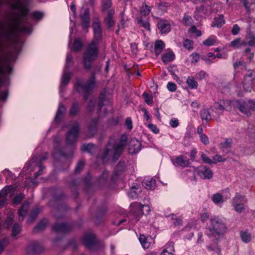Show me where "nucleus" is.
<instances>
[{
	"label": "nucleus",
	"instance_id": "1",
	"mask_svg": "<svg viewBox=\"0 0 255 255\" xmlns=\"http://www.w3.org/2000/svg\"><path fill=\"white\" fill-rule=\"evenodd\" d=\"M98 44L99 42L92 41L86 47L83 57L84 67L86 70H89L91 68L92 63L98 57Z\"/></svg>",
	"mask_w": 255,
	"mask_h": 255
},
{
	"label": "nucleus",
	"instance_id": "2",
	"mask_svg": "<svg viewBox=\"0 0 255 255\" xmlns=\"http://www.w3.org/2000/svg\"><path fill=\"white\" fill-rule=\"evenodd\" d=\"M126 141L127 136L124 135L121 140L116 145L113 146L111 142H109L104 151L103 158L105 159L110 155H113V160H117L123 151Z\"/></svg>",
	"mask_w": 255,
	"mask_h": 255
},
{
	"label": "nucleus",
	"instance_id": "3",
	"mask_svg": "<svg viewBox=\"0 0 255 255\" xmlns=\"http://www.w3.org/2000/svg\"><path fill=\"white\" fill-rule=\"evenodd\" d=\"M95 86V76L93 73L90 79L86 82L78 79L76 84V89L78 92L84 94V97L87 100L88 96L92 93Z\"/></svg>",
	"mask_w": 255,
	"mask_h": 255
},
{
	"label": "nucleus",
	"instance_id": "4",
	"mask_svg": "<svg viewBox=\"0 0 255 255\" xmlns=\"http://www.w3.org/2000/svg\"><path fill=\"white\" fill-rule=\"evenodd\" d=\"M226 230V226L224 221L218 217L211 219V225L208 228L207 235L210 237L216 238L223 235Z\"/></svg>",
	"mask_w": 255,
	"mask_h": 255
},
{
	"label": "nucleus",
	"instance_id": "5",
	"mask_svg": "<svg viewBox=\"0 0 255 255\" xmlns=\"http://www.w3.org/2000/svg\"><path fill=\"white\" fill-rule=\"evenodd\" d=\"M237 103V106L241 112L248 116H251L252 111H255V101L249 100L248 102H245L240 100Z\"/></svg>",
	"mask_w": 255,
	"mask_h": 255
},
{
	"label": "nucleus",
	"instance_id": "6",
	"mask_svg": "<svg viewBox=\"0 0 255 255\" xmlns=\"http://www.w3.org/2000/svg\"><path fill=\"white\" fill-rule=\"evenodd\" d=\"M247 202V200L245 196L237 193L233 199L232 204L237 212L241 213L245 209V204Z\"/></svg>",
	"mask_w": 255,
	"mask_h": 255
},
{
	"label": "nucleus",
	"instance_id": "7",
	"mask_svg": "<svg viewBox=\"0 0 255 255\" xmlns=\"http://www.w3.org/2000/svg\"><path fill=\"white\" fill-rule=\"evenodd\" d=\"M83 243L85 247L90 250H96L98 246L95 235L91 233H86L84 235Z\"/></svg>",
	"mask_w": 255,
	"mask_h": 255
},
{
	"label": "nucleus",
	"instance_id": "8",
	"mask_svg": "<svg viewBox=\"0 0 255 255\" xmlns=\"http://www.w3.org/2000/svg\"><path fill=\"white\" fill-rule=\"evenodd\" d=\"M79 131V124L74 122L72 127L66 134V140L68 144H71L75 142L78 136Z\"/></svg>",
	"mask_w": 255,
	"mask_h": 255
},
{
	"label": "nucleus",
	"instance_id": "9",
	"mask_svg": "<svg viewBox=\"0 0 255 255\" xmlns=\"http://www.w3.org/2000/svg\"><path fill=\"white\" fill-rule=\"evenodd\" d=\"M255 78V73L251 70H249L247 73L245 75L243 81V86L246 91H251L253 87Z\"/></svg>",
	"mask_w": 255,
	"mask_h": 255
},
{
	"label": "nucleus",
	"instance_id": "10",
	"mask_svg": "<svg viewBox=\"0 0 255 255\" xmlns=\"http://www.w3.org/2000/svg\"><path fill=\"white\" fill-rule=\"evenodd\" d=\"M195 172L204 179H210L213 176L212 170L204 165H201L195 168Z\"/></svg>",
	"mask_w": 255,
	"mask_h": 255
},
{
	"label": "nucleus",
	"instance_id": "11",
	"mask_svg": "<svg viewBox=\"0 0 255 255\" xmlns=\"http://www.w3.org/2000/svg\"><path fill=\"white\" fill-rule=\"evenodd\" d=\"M93 29L94 37L92 41H95V42L99 43L102 38V30L100 22L98 19L93 21Z\"/></svg>",
	"mask_w": 255,
	"mask_h": 255
},
{
	"label": "nucleus",
	"instance_id": "12",
	"mask_svg": "<svg viewBox=\"0 0 255 255\" xmlns=\"http://www.w3.org/2000/svg\"><path fill=\"white\" fill-rule=\"evenodd\" d=\"M47 159V154L45 153L42 156H35L34 158L33 157V162H37V165H35L34 167H33V171L35 170L36 168H38V171L35 173V178H37L39 175L42 174V172L43 169H44V167L42 166L41 165L39 164V163L42 162L43 161L46 160Z\"/></svg>",
	"mask_w": 255,
	"mask_h": 255
},
{
	"label": "nucleus",
	"instance_id": "13",
	"mask_svg": "<svg viewBox=\"0 0 255 255\" xmlns=\"http://www.w3.org/2000/svg\"><path fill=\"white\" fill-rule=\"evenodd\" d=\"M141 145V143L136 139H131L128 144V152L131 154L137 153L140 150Z\"/></svg>",
	"mask_w": 255,
	"mask_h": 255
},
{
	"label": "nucleus",
	"instance_id": "14",
	"mask_svg": "<svg viewBox=\"0 0 255 255\" xmlns=\"http://www.w3.org/2000/svg\"><path fill=\"white\" fill-rule=\"evenodd\" d=\"M130 207L131 212L135 216L136 222L138 221L141 216L140 214V211L142 209V204L138 202H134L130 204Z\"/></svg>",
	"mask_w": 255,
	"mask_h": 255
},
{
	"label": "nucleus",
	"instance_id": "15",
	"mask_svg": "<svg viewBox=\"0 0 255 255\" xmlns=\"http://www.w3.org/2000/svg\"><path fill=\"white\" fill-rule=\"evenodd\" d=\"M72 226L65 223H56L53 226V230L57 232L65 233L71 230Z\"/></svg>",
	"mask_w": 255,
	"mask_h": 255
},
{
	"label": "nucleus",
	"instance_id": "16",
	"mask_svg": "<svg viewBox=\"0 0 255 255\" xmlns=\"http://www.w3.org/2000/svg\"><path fill=\"white\" fill-rule=\"evenodd\" d=\"M158 28L162 34H166L170 31V25L166 20L160 19L157 24Z\"/></svg>",
	"mask_w": 255,
	"mask_h": 255
},
{
	"label": "nucleus",
	"instance_id": "17",
	"mask_svg": "<svg viewBox=\"0 0 255 255\" xmlns=\"http://www.w3.org/2000/svg\"><path fill=\"white\" fill-rule=\"evenodd\" d=\"M173 163L176 166L185 167L189 165L190 162L186 157L183 155H180L175 158Z\"/></svg>",
	"mask_w": 255,
	"mask_h": 255
},
{
	"label": "nucleus",
	"instance_id": "18",
	"mask_svg": "<svg viewBox=\"0 0 255 255\" xmlns=\"http://www.w3.org/2000/svg\"><path fill=\"white\" fill-rule=\"evenodd\" d=\"M12 189V187L9 186L5 187L0 191V208L4 205L6 200V195L8 193L11 192Z\"/></svg>",
	"mask_w": 255,
	"mask_h": 255
},
{
	"label": "nucleus",
	"instance_id": "19",
	"mask_svg": "<svg viewBox=\"0 0 255 255\" xmlns=\"http://www.w3.org/2000/svg\"><path fill=\"white\" fill-rule=\"evenodd\" d=\"M81 19V25L84 29H87L89 26V13L88 9H85L83 14L80 16Z\"/></svg>",
	"mask_w": 255,
	"mask_h": 255
},
{
	"label": "nucleus",
	"instance_id": "20",
	"mask_svg": "<svg viewBox=\"0 0 255 255\" xmlns=\"http://www.w3.org/2000/svg\"><path fill=\"white\" fill-rule=\"evenodd\" d=\"M114 13L115 10L113 9H110L108 11V14L105 18V21L108 27H111L115 24V21L113 18Z\"/></svg>",
	"mask_w": 255,
	"mask_h": 255
},
{
	"label": "nucleus",
	"instance_id": "21",
	"mask_svg": "<svg viewBox=\"0 0 255 255\" xmlns=\"http://www.w3.org/2000/svg\"><path fill=\"white\" fill-rule=\"evenodd\" d=\"M109 173L107 170H104L98 179L100 186H103L107 184L109 181Z\"/></svg>",
	"mask_w": 255,
	"mask_h": 255
},
{
	"label": "nucleus",
	"instance_id": "22",
	"mask_svg": "<svg viewBox=\"0 0 255 255\" xmlns=\"http://www.w3.org/2000/svg\"><path fill=\"white\" fill-rule=\"evenodd\" d=\"M200 116L203 124H207L211 120V116L207 109H203L200 112Z\"/></svg>",
	"mask_w": 255,
	"mask_h": 255
},
{
	"label": "nucleus",
	"instance_id": "23",
	"mask_svg": "<svg viewBox=\"0 0 255 255\" xmlns=\"http://www.w3.org/2000/svg\"><path fill=\"white\" fill-rule=\"evenodd\" d=\"M29 208V204L27 202L24 203L18 211L19 221H23L24 216Z\"/></svg>",
	"mask_w": 255,
	"mask_h": 255
},
{
	"label": "nucleus",
	"instance_id": "24",
	"mask_svg": "<svg viewBox=\"0 0 255 255\" xmlns=\"http://www.w3.org/2000/svg\"><path fill=\"white\" fill-rule=\"evenodd\" d=\"M142 184L146 189L153 190L155 186V180L153 178H147L142 181Z\"/></svg>",
	"mask_w": 255,
	"mask_h": 255
},
{
	"label": "nucleus",
	"instance_id": "25",
	"mask_svg": "<svg viewBox=\"0 0 255 255\" xmlns=\"http://www.w3.org/2000/svg\"><path fill=\"white\" fill-rule=\"evenodd\" d=\"M174 248L173 243H169L166 245V248L162 251L161 255H174Z\"/></svg>",
	"mask_w": 255,
	"mask_h": 255
},
{
	"label": "nucleus",
	"instance_id": "26",
	"mask_svg": "<svg viewBox=\"0 0 255 255\" xmlns=\"http://www.w3.org/2000/svg\"><path fill=\"white\" fill-rule=\"evenodd\" d=\"M165 47L164 43L161 40H157L155 43L154 51L156 55H159Z\"/></svg>",
	"mask_w": 255,
	"mask_h": 255
},
{
	"label": "nucleus",
	"instance_id": "27",
	"mask_svg": "<svg viewBox=\"0 0 255 255\" xmlns=\"http://www.w3.org/2000/svg\"><path fill=\"white\" fill-rule=\"evenodd\" d=\"M81 150L83 151L92 154L96 150V146L93 143L84 144L81 146Z\"/></svg>",
	"mask_w": 255,
	"mask_h": 255
},
{
	"label": "nucleus",
	"instance_id": "28",
	"mask_svg": "<svg viewBox=\"0 0 255 255\" xmlns=\"http://www.w3.org/2000/svg\"><path fill=\"white\" fill-rule=\"evenodd\" d=\"M212 200L217 205L222 204L225 201L223 196L219 193L213 194L212 197Z\"/></svg>",
	"mask_w": 255,
	"mask_h": 255
},
{
	"label": "nucleus",
	"instance_id": "29",
	"mask_svg": "<svg viewBox=\"0 0 255 255\" xmlns=\"http://www.w3.org/2000/svg\"><path fill=\"white\" fill-rule=\"evenodd\" d=\"M139 241L144 249H148L150 246V242L148 241V237L143 235H140L139 237Z\"/></svg>",
	"mask_w": 255,
	"mask_h": 255
},
{
	"label": "nucleus",
	"instance_id": "30",
	"mask_svg": "<svg viewBox=\"0 0 255 255\" xmlns=\"http://www.w3.org/2000/svg\"><path fill=\"white\" fill-rule=\"evenodd\" d=\"M225 23L224 19V17L222 15H220L218 18H215L214 21L212 22L211 26L212 27L217 26L218 27H221L223 24Z\"/></svg>",
	"mask_w": 255,
	"mask_h": 255
},
{
	"label": "nucleus",
	"instance_id": "31",
	"mask_svg": "<svg viewBox=\"0 0 255 255\" xmlns=\"http://www.w3.org/2000/svg\"><path fill=\"white\" fill-rule=\"evenodd\" d=\"M47 223V220L45 219L41 220L34 228V230L37 232L43 231L45 229Z\"/></svg>",
	"mask_w": 255,
	"mask_h": 255
},
{
	"label": "nucleus",
	"instance_id": "32",
	"mask_svg": "<svg viewBox=\"0 0 255 255\" xmlns=\"http://www.w3.org/2000/svg\"><path fill=\"white\" fill-rule=\"evenodd\" d=\"M175 58V55L172 52H169L166 53L164 54L162 56V61L167 64L172 60H173Z\"/></svg>",
	"mask_w": 255,
	"mask_h": 255
},
{
	"label": "nucleus",
	"instance_id": "33",
	"mask_svg": "<svg viewBox=\"0 0 255 255\" xmlns=\"http://www.w3.org/2000/svg\"><path fill=\"white\" fill-rule=\"evenodd\" d=\"M71 78V73L68 71V70H64L62 78L61 79V84L64 85H66Z\"/></svg>",
	"mask_w": 255,
	"mask_h": 255
},
{
	"label": "nucleus",
	"instance_id": "34",
	"mask_svg": "<svg viewBox=\"0 0 255 255\" xmlns=\"http://www.w3.org/2000/svg\"><path fill=\"white\" fill-rule=\"evenodd\" d=\"M97 120L94 119L92 121L89 128V133L93 136L97 132Z\"/></svg>",
	"mask_w": 255,
	"mask_h": 255
},
{
	"label": "nucleus",
	"instance_id": "35",
	"mask_svg": "<svg viewBox=\"0 0 255 255\" xmlns=\"http://www.w3.org/2000/svg\"><path fill=\"white\" fill-rule=\"evenodd\" d=\"M65 107L63 106V105H60L55 118V120L56 122H58L60 121L62 115L65 113Z\"/></svg>",
	"mask_w": 255,
	"mask_h": 255
},
{
	"label": "nucleus",
	"instance_id": "36",
	"mask_svg": "<svg viewBox=\"0 0 255 255\" xmlns=\"http://www.w3.org/2000/svg\"><path fill=\"white\" fill-rule=\"evenodd\" d=\"M102 10L105 11L109 10L112 6V0H101Z\"/></svg>",
	"mask_w": 255,
	"mask_h": 255
},
{
	"label": "nucleus",
	"instance_id": "37",
	"mask_svg": "<svg viewBox=\"0 0 255 255\" xmlns=\"http://www.w3.org/2000/svg\"><path fill=\"white\" fill-rule=\"evenodd\" d=\"M12 6L15 9H19L21 10V13L20 14V18H24L26 16L27 14L26 8H22L21 4L19 2H18V3L16 4H13Z\"/></svg>",
	"mask_w": 255,
	"mask_h": 255
},
{
	"label": "nucleus",
	"instance_id": "38",
	"mask_svg": "<svg viewBox=\"0 0 255 255\" xmlns=\"http://www.w3.org/2000/svg\"><path fill=\"white\" fill-rule=\"evenodd\" d=\"M186 83L188 87L191 89H197L198 87V83L192 77H188L186 80Z\"/></svg>",
	"mask_w": 255,
	"mask_h": 255
},
{
	"label": "nucleus",
	"instance_id": "39",
	"mask_svg": "<svg viewBox=\"0 0 255 255\" xmlns=\"http://www.w3.org/2000/svg\"><path fill=\"white\" fill-rule=\"evenodd\" d=\"M137 23L144 28L146 30H150V24L148 21H144L142 19L141 17H138L137 18Z\"/></svg>",
	"mask_w": 255,
	"mask_h": 255
},
{
	"label": "nucleus",
	"instance_id": "40",
	"mask_svg": "<svg viewBox=\"0 0 255 255\" xmlns=\"http://www.w3.org/2000/svg\"><path fill=\"white\" fill-rule=\"evenodd\" d=\"M151 11L150 7L145 3H143L140 9V13L142 15L146 16L149 14Z\"/></svg>",
	"mask_w": 255,
	"mask_h": 255
},
{
	"label": "nucleus",
	"instance_id": "41",
	"mask_svg": "<svg viewBox=\"0 0 255 255\" xmlns=\"http://www.w3.org/2000/svg\"><path fill=\"white\" fill-rule=\"evenodd\" d=\"M140 190L139 189L138 187H136L134 186H133L130 188L128 196L131 197L132 198H135L137 197V195L138 194L139 192H140Z\"/></svg>",
	"mask_w": 255,
	"mask_h": 255
},
{
	"label": "nucleus",
	"instance_id": "42",
	"mask_svg": "<svg viewBox=\"0 0 255 255\" xmlns=\"http://www.w3.org/2000/svg\"><path fill=\"white\" fill-rule=\"evenodd\" d=\"M240 234L242 240L244 242L248 243L251 241V236L250 234L248 233L247 232L242 231Z\"/></svg>",
	"mask_w": 255,
	"mask_h": 255
},
{
	"label": "nucleus",
	"instance_id": "43",
	"mask_svg": "<svg viewBox=\"0 0 255 255\" xmlns=\"http://www.w3.org/2000/svg\"><path fill=\"white\" fill-rule=\"evenodd\" d=\"M43 16L44 13L42 12L38 11H33V25H34V20L38 21L43 18Z\"/></svg>",
	"mask_w": 255,
	"mask_h": 255
},
{
	"label": "nucleus",
	"instance_id": "44",
	"mask_svg": "<svg viewBox=\"0 0 255 255\" xmlns=\"http://www.w3.org/2000/svg\"><path fill=\"white\" fill-rule=\"evenodd\" d=\"M33 253H39L43 250V246L38 242H34L33 243Z\"/></svg>",
	"mask_w": 255,
	"mask_h": 255
},
{
	"label": "nucleus",
	"instance_id": "45",
	"mask_svg": "<svg viewBox=\"0 0 255 255\" xmlns=\"http://www.w3.org/2000/svg\"><path fill=\"white\" fill-rule=\"evenodd\" d=\"M79 104L75 102L73 104L70 110V115L71 116H75L79 111Z\"/></svg>",
	"mask_w": 255,
	"mask_h": 255
},
{
	"label": "nucleus",
	"instance_id": "46",
	"mask_svg": "<svg viewBox=\"0 0 255 255\" xmlns=\"http://www.w3.org/2000/svg\"><path fill=\"white\" fill-rule=\"evenodd\" d=\"M193 22V20L191 16L188 14L185 13L184 15V17L183 18V22L184 24L187 25H192Z\"/></svg>",
	"mask_w": 255,
	"mask_h": 255
},
{
	"label": "nucleus",
	"instance_id": "47",
	"mask_svg": "<svg viewBox=\"0 0 255 255\" xmlns=\"http://www.w3.org/2000/svg\"><path fill=\"white\" fill-rule=\"evenodd\" d=\"M73 60L72 56L71 55H67L64 67L65 69L68 70L69 68L73 65Z\"/></svg>",
	"mask_w": 255,
	"mask_h": 255
},
{
	"label": "nucleus",
	"instance_id": "48",
	"mask_svg": "<svg viewBox=\"0 0 255 255\" xmlns=\"http://www.w3.org/2000/svg\"><path fill=\"white\" fill-rule=\"evenodd\" d=\"M83 44L79 39L74 40L73 45V49L75 51H79L82 47Z\"/></svg>",
	"mask_w": 255,
	"mask_h": 255
},
{
	"label": "nucleus",
	"instance_id": "49",
	"mask_svg": "<svg viewBox=\"0 0 255 255\" xmlns=\"http://www.w3.org/2000/svg\"><path fill=\"white\" fill-rule=\"evenodd\" d=\"M246 45V44L244 42H241V39L240 38H237L232 41L230 44V45L234 47H238L240 45Z\"/></svg>",
	"mask_w": 255,
	"mask_h": 255
},
{
	"label": "nucleus",
	"instance_id": "50",
	"mask_svg": "<svg viewBox=\"0 0 255 255\" xmlns=\"http://www.w3.org/2000/svg\"><path fill=\"white\" fill-rule=\"evenodd\" d=\"M142 96L144 99L145 102L147 105H151L152 103L153 97L151 95H149L146 92H144Z\"/></svg>",
	"mask_w": 255,
	"mask_h": 255
},
{
	"label": "nucleus",
	"instance_id": "51",
	"mask_svg": "<svg viewBox=\"0 0 255 255\" xmlns=\"http://www.w3.org/2000/svg\"><path fill=\"white\" fill-rule=\"evenodd\" d=\"M224 110L230 111L231 110V102L229 100H221Z\"/></svg>",
	"mask_w": 255,
	"mask_h": 255
},
{
	"label": "nucleus",
	"instance_id": "52",
	"mask_svg": "<svg viewBox=\"0 0 255 255\" xmlns=\"http://www.w3.org/2000/svg\"><path fill=\"white\" fill-rule=\"evenodd\" d=\"M53 156L55 158H58L61 157H65L66 155L61 149H56L53 153Z\"/></svg>",
	"mask_w": 255,
	"mask_h": 255
},
{
	"label": "nucleus",
	"instance_id": "53",
	"mask_svg": "<svg viewBox=\"0 0 255 255\" xmlns=\"http://www.w3.org/2000/svg\"><path fill=\"white\" fill-rule=\"evenodd\" d=\"M9 243L8 240L4 238L0 241V254H1L5 247H6Z\"/></svg>",
	"mask_w": 255,
	"mask_h": 255
},
{
	"label": "nucleus",
	"instance_id": "54",
	"mask_svg": "<svg viewBox=\"0 0 255 255\" xmlns=\"http://www.w3.org/2000/svg\"><path fill=\"white\" fill-rule=\"evenodd\" d=\"M233 66L235 69H238L240 66L242 67V69H246V63L242 61H236L234 63Z\"/></svg>",
	"mask_w": 255,
	"mask_h": 255
},
{
	"label": "nucleus",
	"instance_id": "55",
	"mask_svg": "<svg viewBox=\"0 0 255 255\" xmlns=\"http://www.w3.org/2000/svg\"><path fill=\"white\" fill-rule=\"evenodd\" d=\"M216 39L215 38L209 37L208 39L204 40L203 44L207 46H210L215 44Z\"/></svg>",
	"mask_w": 255,
	"mask_h": 255
},
{
	"label": "nucleus",
	"instance_id": "56",
	"mask_svg": "<svg viewBox=\"0 0 255 255\" xmlns=\"http://www.w3.org/2000/svg\"><path fill=\"white\" fill-rule=\"evenodd\" d=\"M214 109L221 112H223L224 111L221 100H220L219 102L215 103L213 106V110Z\"/></svg>",
	"mask_w": 255,
	"mask_h": 255
},
{
	"label": "nucleus",
	"instance_id": "57",
	"mask_svg": "<svg viewBox=\"0 0 255 255\" xmlns=\"http://www.w3.org/2000/svg\"><path fill=\"white\" fill-rule=\"evenodd\" d=\"M213 158V163L214 164H216L218 162H224L226 161V158L219 154L215 155Z\"/></svg>",
	"mask_w": 255,
	"mask_h": 255
},
{
	"label": "nucleus",
	"instance_id": "58",
	"mask_svg": "<svg viewBox=\"0 0 255 255\" xmlns=\"http://www.w3.org/2000/svg\"><path fill=\"white\" fill-rule=\"evenodd\" d=\"M20 230V227L17 224H15L12 228V236L13 237L16 236L18 235Z\"/></svg>",
	"mask_w": 255,
	"mask_h": 255
},
{
	"label": "nucleus",
	"instance_id": "59",
	"mask_svg": "<svg viewBox=\"0 0 255 255\" xmlns=\"http://www.w3.org/2000/svg\"><path fill=\"white\" fill-rule=\"evenodd\" d=\"M232 143V139H227L226 141L221 143V147L223 150L225 149L231 147Z\"/></svg>",
	"mask_w": 255,
	"mask_h": 255
},
{
	"label": "nucleus",
	"instance_id": "60",
	"mask_svg": "<svg viewBox=\"0 0 255 255\" xmlns=\"http://www.w3.org/2000/svg\"><path fill=\"white\" fill-rule=\"evenodd\" d=\"M150 208L147 205H142V209L140 211V214L142 215H146L149 213Z\"/></svg>",
	"mask_w": 255,
	"mask_h": 255
},
{
	"label": "nucleus",
	"instance_id": "61",
	"mask_svg": "<svg viewBox=\"0 0 255 255\" xmlns=\"http://www.w3.org/2000/svg\"><path fill=\"white\" fill-rule=\"evenodd\" d=\"M207 76V74L205 71H201L196 75L195 78L198 80H202Z\"/></svg>",
	"mask_w": 255,
	"mask_h": 255
},
{
	"label": "nucleus",
	"instance_id": "62",
	"mask_svg": "<svg viewBox=\"0 0 255 255\" xmlns=\"http://www.w3.org/2000/svg\"><path fill=\"white\" fill-rule=\"evenodd\" d=\"M105 98V92H102L99 98V101L98 103V107L101 109L104 106V102Z\"/></svg>",
	"mask_w": 255,
	"mask_h": 255
},
{
	"label": "nucleus",
	"instance_id": "63",
	"mask_svg": "<svg viewBox=\"0 0 255 255\" xmlns=\"http://www.w3.org/2000/svg\"><path fill=\"white\" fill-rule=\"evenodd\" d=\"M84 165L85 161L84 160H82L79 161L75 167V172H80L83 168Z\"/></svg>",
	"mask_w": 255,
	"mask_h": 255
},
{
	"label": "nucleus",
	"instance_id": "64",
	"mask_svg": "<svg viewBox=\"0 0 255 255\" xmlns=\"http://www.w3.org/2000/svg\"><path fill=\"white\" fill-rule=\"evenodd\" d=\"M192 44L193 42L191 40L189 39H186L184 42L183 46L185 48L190 50L193 48Z\"/></svg>",
	"mask_w": 255,
	"mask_h": 255
}]
</instances>
